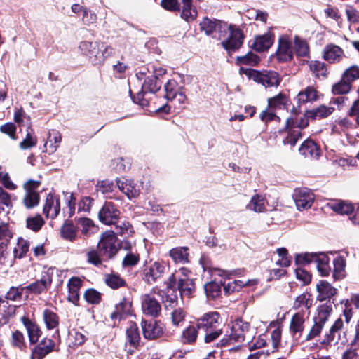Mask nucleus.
<instances>
[{"instance_id": "nucleus-64", "label": "nucleus", "mask_w": 359, "mask_h": 359, "mask_svg": "<svg viewBox=\"0 0 359 359\" xmlns=\"http://www.w3.org/2000/svg\"><path fill=\"white\" fill-rule=\"evenodd\" d=\"M87 262L90 264H93L95 266H98L102 263V256L100 254L99 250L95 249L90 250L87 254Z\"/></svg>"}, {"instance_id": "nucleus-16", "label": "nucleus", "mask_w": 359, "mask_h": 359, "mask_svg": "<svg viewBox=\"0 0 359 359\" xmlns=\"http://www.w3.org/2000/svg\"><path fill=\"white\" fill-rule=\"evenodd\" d=\"M310 316V311L301 310L295 313L290 320V331L293 337L302 334L304 330V323Z\"/></svg>"}, {"instance_id": "nucleus-7", "label": "nucleus", "mask_w": 359, "mask_h": 359, "mask_svg": "<svg viewBox=\"0 0 359 359\" xmlns=\"http://www.w3.org/2000/svg\"><path fill=\"white\" fill-rule=\"evenodd\" d=\"M226 31H229V35L226 39L222 41V47L228 52L235 51L240 48L244 39L242 31L236 26L228 25Z\"/></svg>"}, {"instance_id": "nucleus-62", "label": "nucleus", "mask_w": 359, "mask_h": 359, "mask_svg": "<svg viewBox=\"0 0 359 359\" xmlns=\"http://www.w3.org/2000/svg\"><path fill=\"white\" fill-rule=\"evenodd\" d=\"M342 77L344 79L352 83L355 80L359 79V67L357 65H352L345 70Z\"/></svg>"}, {"instance_id": "nucleus-23", "label": "nucleus", "mask_w": 359, "mask_h": 359, "mask_svg": "<svg viewBox=\"0 0 359 359\" xmlns=\"http://www.w3.org/2000/svg\"><path fill=\"white\" fill-rule=\"evenodd\" d=\"M60 210L59 199L52 194H49L46 199L43 212L47 217L51 219L55 218Z\"/></svg>"}, {"instance_id": "nucleus-33", "label": "nucleus", "mask_w": 359, "mask_h": 359, "mask_svg": "<svg viewBox=\"0 0 359 359\" xmlns=\"http://www.w3.org/2000/svg\"><path fill=\"white\" fill-rule=\"evenodd\" d=\"M86 340V337L82 332L76 329L69 330L68 337L67 339L69 347L76 348V347L83 344Z\"/></svg>"}, {"instance_id": "nucleus-15", "label": "nucleus", "mask_w": 359, "mask_h": 359, "mask_svg": "<svg viewBox=\"0 0 359 359\" xmlns=\"http://www.w3.org/2000/svg\"><path fill=\"white\" fill-rule=\"evenodd\" d=\"M279 62H285L293 58L292 43L287 36H280L278 39V48L276 53Z\"/></svg>"}, {"instance_id": "nucleus-43", "label": "nucleus", "mask_w": 359, "mask_h": 359, "mask_svg": "<svg viewBox=\"0 0 359 359\" xmlns=\"http://www.w3.org/2000/svg\"><path fill=\"white\" fill-rule=\"evenodd\" d=\"M344 327V322L341 318H337L330 327L329 332L324 336L323 344H330L334 340L336 334L341 330Z\"/></svg>"}, {"instance_id": "nucleus-44", "label": "nucleus", "mask_w": 359, "mask_h": 359, "mask_svg": "<svg viewBox=\"0 0 359 359\" xmlns=\"http://www.w3.org/2000/svg\"><path fill=\"white\" fill-rule=\"evenodd\" d=\"M61 236L67 241H74L77 238V230L72 222H65L60 228Z\"/></svg>"}, {"instance_id": "nucleus-48", "label": "nucleus", "mask_w": 359, "mask_h": 359, "mask_svg": "<svg viewBox=\"0 0 359 359\" xmlns=\"http://www.w3.org/2000/svg\"><path fill=\"white\" fill-rule=\"evenodd\" d=\"M310 70L316 77H325L327 74V69L324 62L314 60L308 62Z\"/></svg>"}, {"instance_id": "nucleus-3", "label": "nucleus", "mask_w": 359, "mask_h": 359, "mask_svg": "<svg viewBox=\"0 0 359 359\" xmlns=\"http://www.w3.org/2000/svg\"><path fill=\"white\" fill-rule=\"evenodd\" d=\"M317 311V316L313 319L314 324L306 337V341H311L320 335L332 312V306L330 303H325L319 306Z\"/></svg>"}, {"instance_id": "nucleus-9", "label": "nucleus", "mask_w": 359, "mask_h": 359, "mask_svg": "<svg viewBox=\"0 0 359 359\" xmlns=\"http://www.w3.org/2000/svg\"><path fill=\"white\" fill-rule=\"evenodd\" d=\"M120 210L111 202H106L98 212L100 222L106 225L116 224L120 217Z\"/></svg>"}, {"instance_id": "nucleus-12", "label": "nucleus", "mask_w": 359, "mask_h": 359, "mask_svg": "<svg viewBox=\"0 0 359 359\" xmlns=\"http://www.w3.org/2000/svg\"><path fill=\"white\" fill-rule=\"evenodd\" d=\"M160 88L161 83L156 76H147L142 84V91L137 93V96L133 98V101L142 106L147 105V101L143 99L144 93L146 92L154 93Z\"/></svg>"}, {"instance_id": "nucleus-27", "label": "nucleus", "mask_w": 359, "mask_h": 359, "mask_svg": "<svg viewBox=\"0 0 359 359\" xmlns=\"http://www.w3.org/2000/svg\"><path fill=\"white\" fill-rule=\"evenodd\" d=\"M82 280L79 277H72L68 282V297L69 302L75 305L78 304L79 300V290L82 285Z\"/></svg>"}, {"instance_id": "nucleus-38", "label": "nucleus", "mask_w": 359, "mask_h": 359, "mask_svg": "<svg viewBox=\"0 0 359 359\" xmlns=\"http://www.w3.org/2000/svg\"><path fill=\"white\" fill-rule=\"evenodd\" d=\"M10 343L13 347L20 351H25L27 348L25 334L18 330H15L11 332Z\"/></svg>"}, {"instance_id": "nucleus-41", "label": "nucleus", "mask_w": 359, "mask_h": 359, "mask_svg": "<svg viewBox=\"0 0 359 359\" xmlns=\"http://www.w3.org/2000/svg\"><path fill=\"white\" fill-rule=\"evenodd\" d=\"M126 336L128 341L131 346L137 347L139 345L140 335L138 327L135 323L131 322L130 323L129 326L126 329Z\"/></svg>"}, {"instance_id": "nucleus-63", "label": "nucleus", "mask_w": 359, "mask_h": 359, "mask_svg": "<svg viewBox=\"0 0 359 359\" xmlns=\"http://www.w3.org/2000/svg\"><path fill=\"white\" fill-rule=\"evenodd\" d=\"M25 287H11L5 295L6 300L20 301L22 299Z\"/></svg>"}, {"instance_id": "nucleus-17", "label": "nucleus", "mask_w": 359, "mask_h": 359, "mask_svg": "<svg viewBox=\"0 0 359 359\" xmlns=\"http://www.w3.org/2000/svg\"><path fill=\"white\" fill-rule=\"evenodd\" d=\"M293 198L298 210L310 208L314 201L312 192L306 188L295 189Z\"/></svg>"}, {"instance_id": "nucleus-57", "label": "nucleus", "mask_w": 359, "mask_h": 359, "mask_svg": "<svg viewBox=\"0 0 359 359\" xmlns=\"http://www.w3.org/2000/svg\"><path fill=\"white\" fill-rule=\"evenodd\" d=\"M351 89V83H350L344 78L338 83L332 86V93L334 95H342L348 93Z\"/></svg>"}, {"instance_id": "nucleus-61", "label": "nucleus", "mask_w": 359, "mask_h": 359, "mask_svg": "<svg viewBox=\"0 0 359 359\" xmlns=\"http://www.w3.org/2000/svg\"><path fill=\"white\" fill-rule=\"evenodd\" d=\"M222 334V329L221 327L201 332V334L203 336L204 342L206 344L215 341Z\"/></svg>"}, {"instance_id": "nucleus-40", "label": "nucleus", "mask_w": 359, "mask_h": 359, "mask_svg": "<svg viewBox=\"0 0 359 359\" xmlns=\"http://www.w3.org/2000/svg\"><path fill=\"white\" fill-rule=\"evenodd\" d=\"M330 208L334 212L341 215H349L353 210L351 203L344 201H334L329 204Z\"/></svg>"}, {"instance_id": "nucleus-6", "label": "nucleus", "mask_w": 359, "mask_h": 359, "mask_svg": "<svg viewBox=\"0 0 359 359\" xmlns=\"http://www.w3.org/2000/svg\"><path fill=\"white\" fill-rule=\"evenodd\" d=\"M41 182L38 180H29L23 184L25 195L22 198V204L27 208L31 209L39 204L40 195L38 189Z\"/></svg>"}, {"instance_id": "nucleus-30", "label": "nucleus", "mask_w": 359, "mask_h": 359, "mask_svg": "<svg viewBox=\"0 0 359 359\" xmlns=\"http://www.w3.org/2000/svg\"><path fill=\"white\" fill-rule=\"evenodd\" d=\"M43 320L46 325L47 330L57 329L55 334L58 337L59 341H60V332L57 329L59 326V316L56 313L50 309H46L43 311Z\"/></svg>"}, {"instance_id": "nucleus-50", "label": "nucleus", "mask_w": 359, "mask_h": 359, "mask_svg": "<svg viewBox=\"0 0 359 359\" xmlns=\"http://www.w3.org/2000/svg\"><path fill=\"white\" fill-rule=\"evenodd\" d=\"M320 257V253L305 252L298 254L295 257V262L298 264L306 265L311 262H316Z\"/></svg>"}, {"instance_id": "nucleus-49", "label": "nucleus", "mask_w": 359, "mask_h": 359, "mask_svg": "<svg viewBox=\"0 0 359 359\" xmlns=\"http://www.w3.org/2000/svg\"><path fill=\"white\" fill-rule=\"evenodd\" d=\"M318 271L322 276H327L330 272L329 266V257L325 253H320V257L316 262Z\"/></svg>"}, {"instance_id": "nucleus-55", "label": "nucleus", "mask_w": 359, "mask_h": 359, "mask_svg": "<svg viewBox=\"0 0 359 359\" xmlns=\"http://www.w3.org/2000/svg\"><path fill=\"white\" fill-rule=\"evenodd\" d=\"M287 101V97L282 93H279L278 95L268 99V106L275 110L283 109Z\"/></svg>"}, {"instance_id": "nucleus-29", "label": "nucleus", "mask_w": 359, "mask_h": 359, "mask_svg": "<svg viewBox=\"0 0 359 359\" xmlns=\"http://www.w3.org/2000/svg\"><path fill=\"white\" fill-rule=\"evenodd\" d=\"M344 55V50L339 46L330 43L323 51V58L330 63L339 62Z\"/></svg>"}, {"instance_id": "nucleus-32", "label": "nucleus", "mask_w": 359, "mask_h": 359, "mask_svg": "<svg viewBox=\"0 0 359 359\" xmlns=\"http://www.w3.org/2000/svg\"><path fill=\"white\" fill-rule=\"evenodd\" d=\"M198 334H201L198 324L190 325L187 327L181 335V341L184 344H193L196 341Z\"/></svg>"}, {"instance_id": "nucleus-42", "label": "nucleus", "mask_w": 359, "mask_h": 359, "mask_svg": "<svg viewBox=\"0 0 359 359\" xmlns=\"http://www.w3.org/2000/svg\"><path fill=\"white\" fill-rule=\"evenodd\" d=\"M177 288L181 295L189 297L195 290V285L193 280L189 278H178Z\"/></svg>"}, {"instance_id": "nucleus-28", "label": "nucleus", "mask_w": 359, "mask_h": 359, "mask_svg": "<svg viewBox=\"0 0 359 359\" xmlns=\"http://www.w3.org/2000/svg\"><path fill=\"white\" fill-rule=\"evenodd\" d=\"M317 299L320 302L330 299L337 294V290L325 280H320L316 285Z\"/></svg>"}, {"instance_id": "nucleus-8", "label": "nucleus", "mask_w": 359, "mask_h": 359, "mask_svg": "<svg viewBox=\"0 0 359 359\" xmlns=\"http://www.w3.org/2000/svg\"><path fill=\"white\" fill-rule=\"evenodd\" d=\"M53 269L49 268L42 273L41 278L25 287V290L30 294H40L46 292L51 285Z\"/></svg>"}, {"instance_id": "nucleus-52", "label": "nucleus", "mask_w": 359, "mask_h": 359, "mask_svg": "<svg viewBox=\"0 0 359 359\" xmlns=\"http://www.w3.org/2000/svg\"><path fill=\"white\" fill-rule=\"evenodd\" d=\"M204 289L208 299H215L221 294V285L217 283H208L205 285Z\"/></svg>"}, {"instance_id": "nucleus-5", "label": "nucleus", "mask_w": 359, "mask_h": 359, "mask_svg": "<svg viewBox=\"0 0 359 359\" xmlns=\"http://www.w3.org/2000/svg\"><path fill=\"white\" fill-rule=\"evenodd\" d=\"M117 237L114 231H107L102 233L97 244V250L103 258L114 257L118 251L116 245Z\"/></svg>"}, {"instance_id": "nucleus-10", "label": "nucleus", "mask_w": 359, "mask_h": 359, "mask_svg": "<svg viewBox=\"0 0 359 359\" xmlns=\"http://www.w3.org/2000/svg\"><path fill=\"white\" fill-rule=\"evenodd\" d=\"M142 312L152 317H157L161 311V305L156 299L154 294H144L140 297Z\"/></svg>"}, {"instance_id": "nucleus-36", "label": "nucleus", "mask_w": 359, "mask_h": 359, "mask_svg": "<svg viewBox=\"0 0 359 359\" xmlns=\"http://www.w3.org/2000/svg\"><path fill=\"white\" fill-rule=\"evenodd\" d=\"M312 304L311 295L309 292H304L296 297L293 304V309H298L302 308V310L309 311Z\"/></svg>"}, {"instance_id": "nucleus-58", "label": "nucleus", "mask_w": 359, "mask_h": 359, "mask_svg": "<svg viewBox=\"0 0 359 359\" xmlns=\"http://www.w3.org/2000/svg\"><path fill=\"white\" fill-rule=\"evenodd\" d=\"M27 227L34 231H39L45 222L40 215L28 217L26 221Z\"/></svg>"}, {"instance_id": "nucleus-56", "label": "nucleus", "mask_w": 359, "mask_h": 359, "mask_svg": "<svg viewBox=\"0 0 359 359\" xmlns=\"http://www.w3.org/2000/svg\"><path fill=\"white\" fill-rule=\"evenodd\" d=\"M115 187L116 186L113 182L108 180L99 181L96 184L97 191L109 197H111L110 194L112 193Z\"/></svg>"}, {"instance_id": "nucleus-34", "label": "nucleus", "mask_w": 359, "mask_h": 359, "mask_svg": "<svg viewBox=\"0 0 359 359\" xmlns=\"http://www.w3.org/2000/svg\"><path fill=\"white\" fill-rule=\"evenodd\" d=\"M193 0H182L181 17L187 22L193 21L197 16V11L192 5Z\"/></svg>"}, {"instance_id": "nucleus-24", "label": "nucleus", "mask_w": 359, "mask_h": 359, "mask_svg": "<svg viewBox=\"0 0 359 359\" xmlns=\"http://www.w3.org/2000/svg\"><path fill=\"white\" fill-rule=\"evenodd\" d=\"M285 129L287 130V135L283 140V144H290L292 147L295 146L297 141L302 137V132L299 128L294 127V120L292 118L287 119Z\"/></svg>"}, {"instance_id": "nucleus-31", "label": "nucleus", "mask_w": 359, "mask_h": 359, "mask_svg": "<svg viewBox=\"0 0 359 359\" xmlns=\"http://www.w3.org/2000/svg\"><path fill=\"white\" fill-rule=\"evenodd\" d=\"M318 91L313 86H307L304 90L300 91L297 95L299 104L313 102L318 100Z\"/></svg>"}, {"instance_id": "nucleus-46", "label": "nucleus", "mask_w": 359, "mask_h": 359, "mask_svg": "<svg viewBox=\"0 0 359 359\" xmlns=\"http://www.w3.org/2000/svg\"><path fill=\"white\" fill-rule=\"evenodd\" d=\"M247 208L253 210L255 212H262L265 210L264 198L259 194H256L252 197L250 203L247 205Z\"/></svg>"}, {"instance_id": "nucleus-45", "label": "nucleus", "mask_w": 359, "mask_h": 359, "mask_svg": "<svg viewBox=\"0 0 359 359\" xmlns=\"http://www.w3.org/2000/svg\"><path fill=\"white\" fill-rule=\"evenodd\" d=\"M15 306L9 304L6 299L0 297V314L3 316L4 323H6L8 318L15 314Z\"/></svg>"}, {"instance_id": "nucleus-2", "label": "nucleus", "mask_w": 359, "mask_h": 359, "mask_svg": "<svg viewBox=\"0 0 359 359\" xmlns=\"http://www.w3.org/2000/svg\"><path fill=\"white\" fill-rule=\"evenodd\" d=\"M250 331V323L241 318H238L233 323L230 335L222 338L217 346H226L233 342L241 343L245 340L249 341L251 339V335L249 334Z\"/></svg>"}, {"instance_id": "nucleus-4", "label": "nucleus", "mask_w": 359, "mask_h": 359, "mask_svg": "<svg viewBox=\"0 0 359 359\" xmlns=\"http://www.w3.org/2000/svg\"><path fill=\"white\" fill-rule=\"evenodd\" d=\"M244 73L256 83L265 87L278 86L281 82V78L278 72L272 70L258 71L252 69H247Z\"/></svg>"}, {"instance_id": "nucleus-13", "label": "nucleus", "mask_w": 359, "mask_h": 359, "mask_svg": "<svg viewBox=\"0 0 359 359\" xmlns=\"http://www.w3.org/2000/svg\"><path fill=\"white\" fill-rule=\"evenodd\" d=\"M220 316L217 312H208L196 319V323L201 332L220 327L219 320Z\"/></svg>"}, {"instance_id": "nucleus-37", "label": "nucleus", "mask_w": 359, "mask_h": 359, "mask_svg": "<svg viewBox=\"0 0 359 359\" xmlns=\"http://www.w3.org/2000/svg\"><path fill=\"white\" fill-rule=\"evenodd\" d=\"M334 111V107H327L323 104L316 109L307 111L306 114L309 117L313 119H320L327 117L332 114Z\"/></svg>"}, {"instance_id": "nucleus-21", "label": "nucleus", "mask_w": 359, "mask_h": 359, "mask_svg": "<svg viewBox=\"0 0 359 359\" xmlns=\"http://www.w3.org/2000/svg\"><path fill=\"white\" fill-rule=\"evenodd\" d=\"M273 41L274 35L269 31L264 34L256 36L250 46L257 52H264L269 49Z\"/></svg>"}, {"instance_id": "nucleus-60", "label": "nucleus", "mask_w": 359, "mask_h": 359, "mask_svg": "<svg viewBox=\"0 0 359 359\" xmlns=\"http://www.w3.org/2000/svg\"><path fill=\"white\" fill-rule=\"evenodd\" d=\"M29 250V243L22 238L18 240L17 246L13 250L15 257H22Z\"/></svg>"}, {"instance_id": "nucleus-35", "label": "nucleus", "mask_w": 359, "mask_h": 359, "mask_svg": "<svg viewBox=\"0 0 359 359\" xmlns=\"http://www.w3.org/2000/svg\"><path fill=\"white\" fill-rule=\"evenodd\" d=\"M187 247H177L170 250L169 255L175 263L184 264L189 262Z\"/></svg>"}, {"instance_id": "nucleus-25", "label": "nucleus", "mask_w": 359, "mask_h": 359, "mask_svg": "<svg viewBox=\"0 0 359 359\" xmlns=\"http://www.w3.org/2000/svg\"><path fill=\"white\" fill-rule=\"evenodd\" d=\"M116 186L129 199L137 198L140 194V189L130 180L117 179Z\"/></svg>"}, {"instance_id": "nucleus-51", "label": "nucleus", "mask_w": 359, "mask_h": 359, "mask_svg": "<svg viewBox=\"0 0 359 359\" xmlns=\"http://www.w3.org/2000/svg\"><path fill=\"white\" fill-rule=\"evenodd\" d=\"M115 225V234L127 238L132 236L134 233L133 227L128 222H118Z\"/></svg>"}, {"instance_id": "nucleus-39", "label": "nucleus", "mask_w": 359, "mask_h": 359, "mask_svg": "<svg viewBox=\"0 0 359 359\" xmlns=\"http://www.w3.org/2000/svg\"><path fill=\"white\" fill-rule=\"evenodd\" d=\"M77 223L80 225L81 233L85 237H90L97 231V226L89 218L81 217L78 219Z\"/></svg>"}, {"instance_id": "nucleus-59", "label": "nucleus", "mask_w": 359, "mask_h": 359, "mask_svg": "<svg viewBox=\"0 0 359 359\" xmlns=\"http://www.w3.org/2000/svg\"><path fill=\"white\" fill-rule=\"evenodd\" d=\"M294 49L296 54L300 57L306 56L309 51L307 43L297 36L294 39Z\"/></svg>"}, {"instance_id": "nucleus-22", "label": "nucleus", "mask_w": 359, "mask_h": 359, "mask_svg": "<svg viewBox=\"0 0 359 359\" xmlns=\"http://www.w3.org/2000/svg\"><path fill=\"white\" fill-rule=\"evenodd\" d=\"M131 308V298L129 296L123 297L121 300L115 305L114 310L110 315L111 319L113 320H121L124 316L130 313Z\"/></svg>"}, {"instance_id": "nucleus-1", "label": "nucleus", "mask_w": 359, "mask_h": 359, "mask_svg": "<svg viewBox=\"0 0 359 359\" xmlns=\"http://www.w3.org/2000/svg\"><path fill=\"white\" fill-rule=\"evenodd\" d=\"M79 48L95 65H102L114 53V48L102 41H83L80 43Z\"/></svg>"}, {"instance_id": "nucleus-20", "label": "nucleus", "mask_w": 359, "mask_h": 359, "mask_svg": "<svg viewBox=\"0 0 359 359\" xmlns=\"http://www.w3.org/2000/svg\"><path fill=\"white\" fill-rule=\"evenodd\" d=\"M165 266L158 262H155L144 269V279L148 284H153L163 276Z\"/></svg>"}, {"instance_id": "nucleus-47", "label": "nucleus", "mask_w": 359, "mask_h": 359, "mask_svg": "<svg viewBox=\"0 0 359 359\" xmlns=\"http://www.w3.org/2000/svg\"><path fill=\"white\" fill-rule=\"evenodd\" d=\"M105 283L112 289H118L126 285V281L118 274L109 273L104 276Z\"/></svg>"}, {"instance_id": "nucleus-54", "label": "nucleus", "mask_w": 359, "mask_h": 359, "mask_svg": "<svg viewBox=\"0 0 359 359\" xmlns=\"http://www.w3.org/2000/svg\"><path fill=\"white\" fill-rule=\"evenodd\" d=\"M257 283V280L255 279L248 280L245 283L242 280H234L231 283H229L226 285H224V289L227 293L232 292L235 290H238L243 286H251L255 285Z\"/></svg>"}, {"instance_id": "nucleus-19", "label": "nucleus", "mask_w": 359, "mask_h": 359, "mask_svg": "<svg viewBox=\"0 0 359 359\" xmlns=\"http://www.w3.org/2000/svg\"><path fill=\"white\" fill-rule=\"evenodd\" d=\"M201 29L203 30L207 35L212 34L214 32H218L219 35L218 39H222L224 37L223 32L226 33L227 24L219 20H212L209 18H204L200 23Z\"/></svg>"}, {"instance_id": "nucleus-26", "label": "nucleus", "mask_w": 359, "mask_h": 359, "mask_svg": "<svg viewBox=\"0 0 359 359\" xmlns=\"http://www.w3.org/2000/svg\"><path fill=\"white\" fill-rule=\"evenodd\" d=\"M299 151L301 155L309 159H317L320 156L319 147L311 140H305Z\"/></svg>"}, {"instance_id": "nucleus-18", "label": "nucleus", "mask_w": 359, "mask_h": 359, "mask_svg": "<svg viewBox=\"0 0 359 359\" xmlns=\"http://www.w3.org/2000/svg\"><path fill=\"white\" fill-rule=\"evenodd\" d=\"M20 322L27 331L29 344H36L42 334L40 327L35 321L31 320L27 315L22 316L20 318Z\"/></svg>"}, {"instance_id": "nucleus-11", "label": "nucleus", "mask_w": 359, "mask_h": 359, "mask_svg": "<svg viewBox=\"0 0 359 359\" xmlns=\"http://www.w3.org/2000/svg\"><path fill=\"white\" fill-rule=\"evenodd\" d=\"M53 351H59V346L50 338H43L32 351L31 359H43Z\"/></svg>"}, {"instance_id": "nucleus-14", "label": "nucleus", "mask_w": 359, "mask_h": 359, "mask_svg": "<svg viewBox=\"0 0 359 359\" xmlns=\"http://www.w3.org/2000/svg\"><path fill=\"white\" fill-rule=\"evenodd\" d=\"M141 327L144 338L147 339H155L160 337L163 333V325L155 320H142Z\"/></svg>"}, {"instance_id": "nucleus-53", "label": "nucleus", "mask_w": 359, "mask_h": 359, "mask_svg": "<svg viewBox=\"0 0 359 359\" xmlns=\"http://www.w3.org/2000/svg\"><path fill=\"white\" fill-rule=\"evenodd\" d=\"M259 62V56L252 52H249L245 55L236 57V63L239 65H245L255 66L257 65Z\"/></svg>"}]
</instances>
